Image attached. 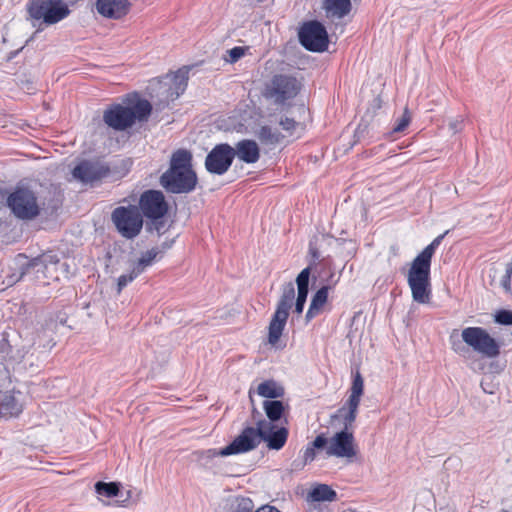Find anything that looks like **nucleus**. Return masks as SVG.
Listing matches in <instances>:
<instances>
[{
  "mask_svg": "<svg viewBox=\"0 0 512 512\" xmlns=\"http://www.w3.org/2000/svg\"><path fill=\"white\" fill-rule=\"evenodd\" d=\"M23 411L22 393L5 391L0 393V419L17 417Z\"/></svg>",
  "mask_w": 512,
  "mask_h": 512,
  "instance_id": "aec40b11",
  "label": "nucleus"
},
{
  "mask_svg": "<svg viewBox=\"0 0 512 512\" xmlns=\"http://www.w3.org/2000/svg\"><path fill=\"white\" fill-rule=\"evenodd\" d=\"M131 4L129 0H97V12L108 19H121L130 11Z\"/></svg>",
  "mask_w": 512,
  "mask_h": 512,
  "instance_id": "6ab92c4d",
  "label": "nucleus"
},
{
  "mask_svg": "<svg viewBox=\"0 0 512 512\" xmlns=\"http://www.w3.org/2000/svg\"><path fill=\"white\" fill-rule=\"evenodd\" d=\"M188 83V71L178 70L172 75H167L160 81L159 94L163 97L164 105L176 100L184 93Z\"/></svg>",
  "mask_w": 512,
  "mask_h": 512,
  "instance_id": "dca6fc26",
  "label": "nucleus"
},
{
  "mask_svg": "<svg viewBox=\"0 0 512 512\" xmlns=\"http://www.w3.org/2000/svg\"><path fill=\"white\" fill-rule=\"evenodd\" d=\"M28 13L33 20H41L46 25L56 24L70 14V9L62 0H30Z\"/></svg>",
  "mask_w": 512,
  "mask_h": 512,
  "instance_id": "6e6552de",
  "label": "nucleus"
},
{
  "mask_svg": "<svg viewBox=\"0 0 512 512\" xmlns=\"http://www.w3.org/2000/svg\"><path fill=\"white\" fill-rule=\"evenodd\" d=\"M301 45L312 52H324L328 48V34L324 25L314 20L303 24L299 31Z\"/></svg>",
  "mask_w": 512,
  "mask_h": 512,
  "instance_id": "f8f14e48",
  "label": "nucleus"
},
{
  "mask_svg": "<svg viewBox=\"0 0 512 512\" xmlns=\"http://www.w3.org/2000/svg\"><path fill=\"white\" fill-rule=\"evenodd\" d=\"M309 254L311 255L312 257V263L311 265H315L316 264V261L320 258V252L319 250L317 249L316 246L310 244L309 245Z\"/></svg>",
  "mask_w": 512,
  "mask_h": 512,
  "instance_id": "79ce46f5",
  "label": "nucleus"
},
{
  "mask_svg": "<svg viewBox=\"0 0 512 512\" xmlns=\"http://www.w3.org/2000/svg\"><path fill=\"white\" fill-rule=\"evenodd\" d=\"M235 158L234 148L228 143L215 145L207 154L205 168L210 174L224 175Z\"/></svg>",
  "mask_w": 512,
  "mask_h": 512,
  "instance_id": "4468645a",
  "label": "nucleus"
},
{
  "mask_svg": "<svg viewBox=\"0 0 512 512\" xmlns=\"http://www.w3.org/2000/svg\"><path fill=\"white\" fill-rule=\"evenodd\" d=\"M261 443V431L259 421L256 422V427L247 426L242 432L225 448L217 451L209 449L205 452L208 458L216 456H229L234 454H241L255 449Z\"/></svg>",
  "mask_w": 512,
  "mask_h": 512,
  "instance_id": "1a4fd4ad",
  "label": "nucleus"
},
{
  "mask_svg": "<svg viewBox=\"0 0 512 512\" xmlns=\"http://www.w3.org/2000/svg\"><path fill=\"white\" fill-rule=\"evenodd\" d=\"M449 129L452 131V133L456 134L463 129V119L462 118H456L449 122Z\"/></svg>",
  "mask_w": 512,
  "mask_h": 512,
  "instance_id": "58836bf2",
  "label": "nucleus"
},
{
  "mask_svg": "<svg viewBox=\"0 0 512 512\" xmlns=\"http://www.w3.org/2000/svg\"><path fill=\"white\" fill-rule=\"evenodd\" d=\"M259 425L261 441L266 442L269 449L280 450L285 445L289 434L287 428H278L275 424L268 422L266 419L259 420Z\"/></svg>",
  "mask_w": 512,
  "mask_h": 512,
  "instance_id": "a211bd4d",
  "label": "nucleus"
},
{
  "mask_svg": "<svg viewBox=\"0 0 512 512\" xmlns=\"http://www.w3.org/2000/svg\"><path fill=\"white\" fill-rule=\"evenodd\" d=\"M364 393V380L360 372L357 371L353 375L352 385L350 388V395L346 404L339 408L337 413L332 416L333 419L345 418L346 426H351L358 414L361 397Z\"/></svg>",
  "mask_w": 512,
  "mask_h": 512,
  "instance_id": "ddd939ff",
  "label": "nucleus"
},
{
  "mask_svg": "<svg viewBox=\"0 0 512 512\" xmlns=\"http://www.w3.org/2000/svg\"><path fill=\"white\" fill-rule=\"evenodd\" d=\"M495 321L501 325H512V311L499 310L495 315Z\"/></svg>",
  "mask_w": 512,
  "mask_h": 512,
  "instance_id": "f704fd0d",
  "label": "nucleus"
},
{
  "mask_svg": "<svg viewBox=\"0 0 512 512\" xmlns=\"http://www.w3.org/2000/svg\"><path fill=\"white\" fill-rule=\"evenodd\" d=\"M233 148L235 157L247 164H254L260 158V149L254 140L243 139L238 141Z\"/></svg>",
  "mask_w": 512,
  "mask_h": 512,
  "instance_id": "412c9836",
  "label": "nucleus"
},
{
  "mask_svg": "<svg viewBox=\"0 0 512 512\" xmlns=\"http://www.w3.org/2000/svg\"><path fill=\"white\" fill-rule=\"evenodd\" d=\"M302 86L301 80L294 73L280 69L265 82L262 95L275 105H285L298 96Z\"/></svg>",
  "mask_w": 512,
  "mask_h": 512,
  "instance_id": "20e7f679",
  "label": "nucleus"
},
{
  "mask_svg": "<svg viewBox=\"0 0 512 512\" xmlns=\"http://www.w3.org/2000/svg\"><path fill=\"white\" fill-rule=\"evenodd\" d=\"M295 299V288L293 283H288L284 289L283 293L278 301L275 313L272 316V319L269 323L268 327V342L271 345H276L280 340L283 330L285 328L289 310L292 307L293 301Z\"/></svg>",
  "mask_w": 512,
  "mask_h": 512,
  "instance_id": "0eeeda50",
  "label": "nucleus"
},
{
  "mask_svg": "<svg viewBox=\"0 0 512 512\" xmlns=\"http://www.w3.org/2000/svg\"><path fill=\"white\" fill-rule=\"evenodd\" d=\"M192 153L178 149L171 155L169 168L160 176V185L169 193L188 194L197 185L198 178L192 167Z\"/></svg>",
  "mask_w": 512,
  "mask_h": 512,
  "instance_id": "f03ea898",
  "label": "nucleus"
},
{
  "mask_svg": "<svg viewBox=\"0 0 512 512\" xmlns=\"http://www.w3.org/2000/svg\"><path fill=\"white\" fill-rule=\"evenodd\" d=\"M256 136L261 143L269 145L278 144L282 139L281 133L276 129H272L268 125L261 126L257 131Z\"/></svg>",
  "mask_w": 512,
  "mask_h": 512,
  "instance_id": "c85d7f7f",
  "label": "nucleus"
},
{
  "mask_svg": "<svg viewBox=\"0 0 512 512\" xmlns=\"http://www.w3.org/2000/svg\"><path fill=\"white\" fill-rule=\"evenodd\" d=\"M57 263H59V258L56 255H42L32 259L29 265L33 267L42 265L47 268L49 264Z\"/></svg>",
  "mask_w": 512,
  "mask_h": 512,
  "instance_id": "2f4dec72",
  "label": "nucleus"
},
{
  "mask_svg": "<svg viewBox=\"0 0 512 512\" xmlns=\"http://www.w3.org/2000/svg\"><path fill=\"white\" fill-rule=\"evenodd\" d=\"M117 232L126 239L137 237L143 227V216L136 205L118 206L111 213Z\"/></svg>",
  "mask_w": 512,
  "mask_h": 512,
  "instance_id": "423d86ee",
  "label": "nucleus"
},
{
  "mask_svg": "<svg viewBox=\"0 0 512 512\" xmlns=\"http://www.w3.org/2000/svg\"><path fill=\"white\" fill-rule=\"evenodd\" d=\"M254 508L253 501L250 498H236L232 505V512H252Z\"/></svg>",
  "mask_w": 512,
  "mask_h": 512,
  "instance_id": "7c9ffc66",
  "label": "nucleus"
},
{
  "mask_svg": "<svg viewBox=\"0 0 512 512\" xmlns=\"http://www.w3.org/2000/svg\"><path fill=\"white\" fill-rule=\"evenodd\" d=\"M311 268L307 267L303 269L296 278V283L298 287L297 301L306 303L307 295L309 292V277H310Z\"/></svg>",
  "mask_w": 512,
  "mask_h": 512,
  "instance_id": "bb28decb",
  "label": "nucleus"
},
{
  "mask_svg": "<svg viewBox=\"0 0 512 512\" xmlns=\"http://www.w3.org/2000/svg\"><path fill=\"white\" fill-rule=\"evenodd\" d=\"M151 110L152 106L147 100H139L132 106L115 104L104 111L103 121L116 131H123L131 127L136 120H146Z\"/></svg>",
  "mask_w": 512,
  "mask_h": 512,
  "instance_id": "39448f33",
  "label": "nucleus"
},
{
  "mask_svg": "<svg viewBox=\"0 0 512 512\" xmlns=\"http://www.w3.org/2000/svg\"><path fill=\"white\" fill-rule=\"evenodd\" d=\"M451 341H452V349L457 352V353H460L461 352V349H462V346H461V343L459 341H454L453 340V335H451Z\"/></svg>",
  "mask_w": 512,
  "mask_h": 512,
  "instance_id": "c03bdc74",
  "label": "nucleus"
},
{
  "mask_svg": "<svg viewBox=\"0 0 512 512\" xmlns=\"http://www.w3.org/2000/svg\"><path fill=\"white\" fill-rule=\"evenodd\" d=\"M6 203L20 220H33L41 215L50 217L59 208L58 200L47 199L25 186H17L7 197Z\"/></svg>",
  "mask_w": 512,
  "mask_h": 512,
  "instance_id": "7ed1b4c3",
  "label": "nucleus"
},
{
  "mask_svg": "<svg viewBox=\"0 0 512 512\" xmlns=\"http://www.w3.org/2000/svg\"><path fill=\"white\" fill-rule=\"evenodd\" d=\"M313 501H334L337 498V493L330 486L326 484H319L312 489L309 494Z\"/></svg>",
  "mask_w": 512,
  "mask_h": 512,
  "instance_id": "cd10ccee",
  "label": "nucleus"
},
{
  "mask_svg": "<svg viewBox=\"0 0 512 512\" xmlns=\"http://www.w3.org/2000/svg\"><path fill=\"white\" fill-rule=\"evenodd\" d=\"M263 409L268 418V422L275 424L279 420H281L285 406L280 400H265L263 402Z\"/></svg>",
  "mask_w": 512,
  "mask_h": 512,
  "instance_id": "a878e982",
  "label": "nucleus"
},
{
  "mask_svg": "<svg viewBox=\"0 0 512 512\" xmlns=\"http://www.w3.org/2000/svg\"><path fill=\"white\" fill-rule=\"evenodd\" d=\"M73 177L83 183H92L107 177L110 168L99 161H82L72 171Z\"/></svg>",
  "mask_w": 512,
  "mask_h": 512,
  "instance_id": "f3484780",
  "label": "nucleus"
},
{
  "mask_svg": "<svg viewBox=\"0 0 512 512\" xmlns=\"http://www.w3.org/2000/svg\"><path fill=\"white\" fill-rule=\"evenodd\" d=\"M227 53L229 54V58L226 59L229 63H235L237 62L241 57L245 54V48L241 46L233 47L232 49L228 50Z\"/></svg>",
  "mask_w": 512,
  "mask_h": 512,
  "instance_id": "c9c22d12",
  "label": "nucleus"
},
{
  "mask_svg": "<svg viewBox=\"0 0 512 512\" xmlns=\"http://www.w3.org/2000/svg\"><path fill=\"white\" fill-rule=\"evenodd\" d=\"M329 445V440L324 435H318L314 441L311 443V446L314 449H320L323 447H327Z\"/></svg>",
  "mask_w": 512,
  "mask_h": 512,
  "instance_id": "4c0bfd02",
  "label": "nucleus"
},
{
  "mask_svg": "<svg viewBox=\"0 0 512 512\" xmlns=\"http://www.w3.org/2000/svg\"><path fill=\"white\" fill-rule=\"evenodd\" d=\"M95 491L98 495L106 498L116 497L119 493V484L115 482L106 483L99 481L95 484Z\"/></svg>",
  "mask_w": 512,
  "mask_h": 512,
  "instance_id": "c756f323",
  "label": "nucleus"
},
{
  "mask_svg": "<svg viewBox=\"0 0 512 512\" xmlns=\"http://www.w3.org/2000/svg\"><path fill=\"white\" fill-rule=\"evenodd\" d=\"M330 285L322 286L312 297L311 303L305 315L306 322H310L323 311L328 299Z\"/></svg>",
  "mask_w": 512,
  "mask_h": 512,
  "instance_id": "4be33fe9",
  "label": "nucleus"
},
{
  "mask_svg": "<svg viewBox=\"0 0 512 512\" xmlns=\"http://www.w3.org/2000/svg\"><path fill=\"white\" fill-rule=\"evenodd\" d=\"M448 231L437 236L412 261L407 273V283L411 290L412 299L419 304H428L432 297L431 261L437 248Z\"/></svg>",
  "mask_w": 512,
  "mask_h": 512,
  "instance_id": "f257e3e1",
  "label": "nucleus"
},
{
  "mask_svg": "<svg viewBox=\"0 0 512 512\" xmlns=\"http://www.w3.org/2000/svg\"><path fill=\"white\" fill-rule=\"evenodd\" d=\"M315 457H316V452H315L314 447H312L311 445L308 446L305 449L304 454H303V459H304L305 464L312 462L315 459Z\"/></svg>",
  "mask_w": 512,
  "mask_h": 512,
  "instance_id": "a19ab883",
  "label": "nucleus"
},
{
  "mask_svg": "<svg viewBox=\"0 0 512 512\" xmlns=\"http://www.w3.org/2000/svg\"><path fill=\"white\" fill-rule=\"evenodd\" d=\"M279 124L285 131L290 133H292L298 125V123L293 118L289 117L281 118Z\"/></svg>",
  "mask_w": 512,
  "mask_h": 512,
  "instance_id": "e433bc0d",
  "label": "nucleus"
},
{
  "mask_svg": "<svg viewBox=\"0 0 512 512\" xmlns=\"http://www.w3.org/2000/svg\"><path fill=\"white\" fill-rule=\"evenodd\" d=\"M410 122H411V116L409 114L408 109L406 108L404 110L403 115L396 121V124L393 127L392 132H394V133L403 132L408 127Z\"/></svg>",
  "mask_w": 512,
  "mask_h": 512,
  "instance_id": "473e14b6",
  "label": "nucleus"
},
{
  "mask_svg": "<svg viewBox=\"0 0 512 512\" xmlns=\"http://www.w3.org/2000/svg\"><path fill=\"white\" fill-rule=\"evenodd\" d=\"M511 276H512V264L507 265L506 274L502 278V286L506 289H510V282H511Z\"/></svg>",
  "mask_w": 512,
  "mask_h": 512,
  "instance_id": "ea45409f",
  "label": "nucleus"
},
{
  "mask_svg": "<svg viewBox=\"0 0 512 512\" xmlns=\"http://www.w3.org/2000/svg\"><path fill=\"white\" fill-rule=\"evenodd\" d=\"M323 8L328 17L343 18L351 10L350 0H325Z\"/></svg>",
  "mask_w": 512,
  "mask_h": 512,
  "instance_id": "b1692460",
  "label": "nucleus"
},
{
  "mask_svg": "<svg viewBox=\"0 0 512 512\" xmlns=\"http://www.w3.org/2000/svg\"><path fill=\"white\" fill-rule=\"evenodd\" d=\"M461 336L468 346L480 354L496 357L500 353L496 340L482 327H467L462 330Z\"/></svg>",
  "mask_w": 512,
  "mask_h": 512,
  "instance_id": "9b49d317",
  "label": "nucleus"
},
{
  "mask_svg": "<svg viewBox=\"0 0 512 512\" xmlns=\"http://www.w3.org/2000/svg\"><path fill=\"white\" fill-rule=\"evenodd\" d=\"M501 512H508V511H506V510H502Z\"/></svg>",
  "mask_w": 512,
  "mask_h": 512,
  "instance_id": "49530a36",
  "label": "nucleus"
},
{
  "mask_svg": "<svg viewBox=\"0 0 512 512\" xmlns=\"http://www.w3.org/2000/svg\"><path fill=\"white\" fill-rule=\"evenodd\" d=\"M304 305H305L304 302H300V301L296 300V302H295V313L301 314L303 312Z\"/></svg>",
  "mask_w": 512,
  "mask_h": 512,
  "instance_id": "a18cd8bd",
  "label": "nucleus"
},
{
  "mask_svg": "<svg viewBox=\"0 0 512 512\" xmlns=\"http://www.w3.org/2000/svg\"><path fill=\"white\" fill-rule=\"evenodd\" d=\"M342 420L343 429L329 439L326 454L338 458L352 459L357 455V445L353 435L354 423L351 426H346L345 418H342Z\"/></svg>",
  "mask_w": 512,
  "mask_h": 512,
  "instance_id": "9d476101",
  "label": "nucleus"
},
{
  "mask_svg": "<svg viewBox=\"0 0 512 512\" xmlns=\"http://www.w3.org/2000/svg\"><path fill=\"white\" fill-rule=\"evenodd\" d=\"M137 207L142 216L152 220L163 218L169 209L163 192L154 189L146 190L140 195L139 206Z\"/></svg>",
  "mask_w": 512,
  "mask_h": 512,
  "instance_id": "2eb2a0df",
  "label": "nucleus"
},
{
  "mask_svg": "<svg viewBox=\"0 0 512 512\" xmlns=\"http://www.w3.org/2000/svg\"><path fill=\"white\" fill-rule=\"evenodd\" d=\"M170 248V245H163L162 248L153 247L150 250L141 254V257L138 259L136 263H134L133 268L136 273L139 275L142 274L148 267H150L156 259L161 258L162 254Z\"/></svg>",
  "mask_w": 512,
  "mask_h": 512,
  "instance_id": "5701e85b",
  "label": "nucleus"
},
{
  "mask_svg": "<svg viewBox=\"0 0 512 512\" xmlns=\"http://www.w3.org/2000/svg\"><path fill=\"white\" fill-rule=\"evenodd\" d=\"M138 276H139V274L136 273V271L133 267L128 274H123V275L119 276L118 281H117L118 293H120L124 287H126L130 282H132Z\"/></svg>",
  "mask_w": 512,
  "mask_h": 512,
  "instance_id": "72a5a7b5",
  "label": "nucleus"
},
{
  "mask_svg": "<svg viewBox=\"0 0 512 512\" xmlns=\"http://www.w3.org/2000/svg\"><path fill=\"white\" fill-rule=\"evenodd\" d=\"M256 512H280L278 509H276L273 506L270 505H264L256 510Z\"/></svg>",
  "mask_w": 512,
  "mask_h": 512,
  "instance_id": "37998d69",
  "label": "nucleus"
},
{
  "mask_svg": "<svg viewBox=\"0 0 512 512\" xmlns=\"http://www.w3.org/2000/svg\"><path fill=\"white\" fill-rule=\"evenodd\" d=\"M257 393L265 398L277 399L284 396L285 390L275 380L270 379L258 385Z\"/></svg>",
  "mask_w": 512,
  "mask_h": 512,
  "instance_id": "393cba45",
  "label": "nucleus"
}]
</instances>
